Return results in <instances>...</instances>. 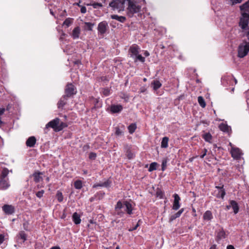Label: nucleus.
Segmentation results:
<instances>
[{"label": "nucleus", "mask_w": 249, "mask_h": 249, "mask_svg": "<svg viewBox=\"0 0 249 249\" xmlns=\"http://www.w3.org/2000/svg\"><path fill=\"white\" fill-rule=\"evenodd\" d=\"M2 210L5 214L7 215H12L15 213V207L9 204H4L2 207Z\"/></svg>", "instance_id": "8"}, {"label": "nucleus", "mask_w": 249, "mask_h": 249, "mask_svg": "<svg viewBox=\"0 0 249 249\" xmlns=\"http://www.w3.org/2000/svg\"><path fill=\"white\" fill-rule=\"evenodd\" d=\"M144 55L146 57L148 56L149 55V53L147 51H145L144 53Z\"/></svg>", "instance_id": "58"}, {"label": "nucleus", "mask_w": 249, "mask_h": 249, "mask_svg": "<svg viewBox=\"0 0 249 249\" xmlns=\"http://www.w3.org/2000/svg\"><path fill=\"white\" fill-rule=\"evenodd\" d=\"M126 0H112L109 4V6L111 10L120 12L124 11V3Z\"/></svg>", "instance_id": "4"}, {"label": "nucleus", "mask_w": 249, "mask_h": 249, "mask_svg": "<svg viewBox=\"0 0 249 249\" xmlns=\"http://www.w3.org/2000/svg\"><path fill=\"white\" fill-rule=\"evenodd\" d=\"M219 128L222 131L228 134H230L231 131V127L224 123L220 124L219 125Z\"/></svg>", "instance_id": "16"}, {"label": "nucleus", "mask_w": 249, "mask_h": 249, "mask_svg": "<svg viewBox=\"0 0 249 249\" xmlns=\"http://www.w3.org/2000/svg\"><path fill=\"white\" fill-rule=\"evenodd\" d=\"M241 13L249 14V0L240 6Z\"/></svg>", "instance_id": "20"}, {"label": "nucleus", "mask_w": 249, "mask_h": 249, "mask_svg": "<svg viewBox=\"0 0 249 249\" xmlns=\"http://www.w3.org/2000/svg\"><path fill=\"white\" fill-rule=\"evenodd\" d=\"M137 126L135 124H131L128 126L129 132L130 134L134 133L136 129Z\"/></svg>", "instance_id": "36"}, {"label": "nucleus", "mask_w": 249, "mask_h": 249, "mask_svg": "<svg viewBox=\"0 0 249 249\" xmlns=\"http://www.w3.org/2000/svg\"><path fill=\"white\" fill-rule=\"evenodd\" d=\"M74 187L76 189H80L83 187L82 181L80 180H77L74 183Z\"/></svg>", "instance_id": "34"}, {"label": "nucleus", "mask_w": 249, "mask_h": 249, "mask_svg": "<svg viewBox=\"0 0 249 249\" xmlns=\"http://www.w3.org/2000/svg\"><path fill=\"white\" fill-rule=\"evenodd\" d=\"M139 61L143 63L145 61V58L142 56L141 54H138L135 57V62H136L137 61Z\"/></svg>", "instance_id": "40"}, {"label": "nucleus", "mask_w": 249, "mask_h": 249, "mask_svg": "<svg viewBox=\"0 0 249 249\" xmlns=\"http://www.w3.org/2000/svg\"><path fill=\"white\" fill-rule=\"evenodd\" d=\"M232 2V5H234L237 3H241L243 0H230Z\"/></svg>", "instance_id": "51"}, {"label": "nucleus", "mask_w": 249, "mask_h": 249, "mask_svg": "<svg viewBox=\"0 0 249 249\" xmlns=\"http://www.w3.org/2000/svg\"><path fill=\"white\" fill-rule=\"evenodd\" d=\"M230 207H231L233 210V212L235 214L238 213L239 211V206L238 203L234 200H231L230 202V205L227 206V208L229 209Z\"/></svg>", "instance_id": "15"}, {"label": "nucleus", "mask_w": 249, "mask_h": 249, "mask_svg": "<svg viewBox=\"0 0 249 249\" xmlns=\"http://www.w3.org/2000/svg\"><path fill=\"white\" fill-rule=\"evenodd\" d=\"M213 218V214L210 211H206L203 216V218L204 220L210 221Z\"/></svg>", "instance_id": "24"}, {"label": "nucleus", "mask_w": 249, "mask_h": 249, "mask_svg": "<svg viewBox=\"0 0 249 249\" xmlns=\"http://www.w3.org/2000/svg\"><path fill=\"white\" fill-rule=\"evenodd\" d=\"M146 90V89L145 87H141L140 89V93H143Z\"/></svg>", "instance_id": "55"}, {"label": "nucleus", "mask_w": 249, "mask_h": 249, "mask_svg": "<svg viewBox=\"0 0 249 249\" xmlns=\"http://www.w3.org/2000/svg\"><path fill=\"white\" fill-rule=\"evenodd\" d=\"M111 18L113 19H116L122 23H124L126 20V18L124 16H119L117 15H111Z\"/></svg>", "instance_id": "28"}, {"label": "nucleus", "mask_w": 249, "mask_h": 249, "mask_svg": "<svg viewBox=\"0 0 249 249\" xmlns=\"http://www.w3.org/2000/svg\"><path fill=\"white\" fill-rule=\"evenodd\" d=\"M87 173H88L87 171H86V170L84 171V174H87Z\"/></svg>", "instance_id": "63"}, {"label": "nucleus", "mask_w": 249, "mask_h": 249, "mask_svg": "<svg viewBox=\"0 0 249 249\" xmlns=\"http://www.w3.org/2000/svg\"><path fill=\"white\" fill-rule=\"evenodd\" d=\"M67 126V125L66 124V123L63 122H60V119L58 118H56L46 124L44 130V133H48V128L49 127L52 128L53 129V130L55 132H58L62 130L64 127H66Z\"/></svg>", "instance_id": "2"}, {"label": "nucleus", "mask_w": 249, "mask_h": 249, "mask_svg": "<svg viewBox=\"0 0 249 249\" xmlns=\"http://www.w3.org/2000/svg\"><path fill=\"white\" fill-rule=\"evenodd\" d=\"M209 249H216V246L215 245H213Z\"/></svg>", "instance_id": "60"}, {"label": "nucleus", "mask_w": 249, "mask_h": 249, "mask_svg": "<svg viewBox=\"0 0 249 249\" xmlns=\"http://www.w3.org/2000/svg\"><path fill=\"white\" fill-rule=\"evenodd\" d=\"M140 50V48L138 45L136 44L132 45L129 49V53H130L131 57L134 58L139 53Z\"/></svg>", "instance_id": "10"}, {"label": "nucleus", "mask_w": 249, "mask_h": 249, "mask_svg": "<svg viewBox=\"0 0 249 249\" xmlns=\"http://www.w3.org/2000/svg\"><path fill=\"white\" fill-rule=\"evenodd\" d=\"M140 220H139V221L138 222V223H137V224H136V225L134 227H133V228H132L129 229L128 231H134V230H136V229H137V228H138V227H139V226H140V224H139V222H140Z\"/></svg>", "instance_id": "50"}, {"label": "nucleus", "mask_w": 249, "mask_h": 249, "mask_svg": "<svg viewBox=\"0 0 249 249\" xmlns=\"http://www.w3.org/2000/svg\"><path fill=\"white\" fill-rule=\"evenodd\" d=\"M95 26V23L89 22H85L83 28L85 31H92L93 27Z\"/></svg>", "instance_id": "26"}, {"label": "nucleus", "mask_w": 249, "mask_h": 249, "mask_svg": "<svg viewBox=\"0 0 249 249\" xmlns=\"http://www.w3.org/2000/svg\"><path fill=\"white\" fill-rule=\"evenodd\" d=\"M225 194L226 193L225 190L224 189H221L219 191V192L217 195V197H221L222 198H223L225 196Z\"/></svg>", "instance_id": "44"}, {"label": "nucleus", "mask_w": 249, "mask_h": 249, "mask_svg": "<svg viewBox=\"0 0 249 249\" xmlns=\"http://www.w3.org/2000/svg\"><path fill=\"white\" fill-rule=\"evenodd\" d=\"M20 238L23 240V242L27 240V234L24 231H21L19 233Z\"/></svg>", "instance_id": "43"}, {"label": "nucleus", "mask_w": 249, "mask_h": 249, "mask_svg": "<svg viewBox=\"0 0 249 249\" xmlns=\"http://www.w3.org/2000/svg\"><path fill=\"white\" fill-rule=\"evenodd\" d=\"M249 52V42L244 41L240 44L238 48V57L243 58L246 56Z\"/></svg>", "instance_id": "5"}, {"label": "nucleus", "mask_w": 249, "mask_h": 249, "mask_svg": "<svg viewBox=\"0 0 249 249\" xmlns=\"http://www.w3.org/2000/svg\"><path fill=\"white\" fill-rule=\"evenodd\" d=\"M173 197L174 200L173 204L172 209L174 210H178L180 206L179 203L180 198L179 196L177 194H175L173 195Z\"/></svg>", "instance_id": "12"}, {"label": "nucleus", "mask_w": 249, "mask_h": 249, "mask_svg": "<svg viewBox=\"0 0 249 249\" xmlns=\"http://www.w3.org/2000/svg\"><path fill=\"white\" fill-rule=\"evenodd\" d=\"M249 14L246 13H241V16L239 22V26L243 30H248L249 27Z\"/></svg>", "instance_id": "6"}, {"label": "nucleus", "mask_w": 249, "mask_h": 249, "mask_svg": "<svg viewBox=\"0 0 249 249\" xmlns=\"http://www.w3.org/2000/svg\"><path fill=\"white\" fill-rule=\"evenodd\" d=\"M123 129H121L119 127H115V134L117 137H121L124 135V126H123Z\"/></svg>", "instance_id": "31"}, {"label": "nucleus", "mask_w": 249, "mask_h": 249, "mask_svg": "<svg viewBox=\"0 0 249 249\" xmlns=\"http://www.w3.org/2000/svg\"><path fill=\"white\" fill-rule=\"evenodd\" d=\"M68 97L63 95L59 100L57 103V107L59 108H62L66 104Z\"/></svg>", "instance_id": "19"}, {"label": "nucleus", "mask_w": 249, "mask_h": 249, "mask_svg": "<svg viewBox=\"0 0 249 249\" xmlns=\"http://www.w3.org/2000/svg\"><path fill=\"white\" fill-rule=\"evenodd\" d=\"M192 211L193 212V213H194V215L196 216V211L195 209L193 208Z\"/></svg>", "instance_id": "62"}, {"label": "nucleus", "mask_w": 249, "mask_h": 249, "mask_svg": "<svg viewBox=\"0 0 249 249\" xmlns=\"http://www.w3.org/2000/svg\"><path fill=\"white\" fill-rule=\"evenodd\" d=\"M152 85H153V89L155 90H157L159 88H160L161 86V84L158 80H154L152 83Z\"/></svg>", "instance_id": "32"}, {"label": "nucleus", "mask_w": 249, "mask_h": 249, "mask_svg": "<svg viewBox=\"0 0 249 249\" xmlns=\"http://www.w3.org/2000/svg\"><path fill=\"white\" fill-rule=\"evenodd\" d=\"M76 93V90L72 84H68L65 89V96L68 98L71 97Z\"/></svg>", "instance_id": "7"}, {"label": "nucleus", "mask_w": 249, "mask_h": 249, "mask_svg": "<svg viewBox=\"0 0 249 249\" xmlns=\"http://www.w3.org/2000/svg\"><path fill=\"white\" fill-rule=\"evenodd\" d=\"M246 36L247 37V39L249 41V28H248V31L246 32Z\"/></svg>", "instance_id": "56"}, {"label": "nucleus", "mask_w": 249, "mask_h": 249, "mask_svg": "<svg viewBox=\"0 0 249 249\" xmlns=\"http://www.w3.org/2000/svg\"><path fill=\"white\" fill-rule=\"evenodd\" d=\"M43 175V172L36 171L33 174L32 176L34 178V181L36 183H38V182H40V181L42 180L43 178L41 176Z\"/></svg>", "instance_id": "14"}, {"label": "nucleus", "mask_w": 249, "mask_h": 249, "mask_svg": "<svg viewBox=\"0 0 249 249\" xmlns=\"http://www.w3.org/2000/svg\"><path fill=\"white\" fill-rule=\"evenodd\" d=\"M169 138L167 137H164L162 138L161 142V147L166 148L168 146Z\"/></svg>", "instance_id": "29"}, {"label": "nucleus", "mask_w": 249, "mask_h": 249, "mask_svg": "<svg viewBox=\"0 0 249 249\" xmlns=\"http://www.w3.org/2000/svg\"><path fill=\"white\" fill-rule=\"evenodd\" d=\"M80 11L82 13L84 14L87 12V9L85 6H81Z\"/></svg>", "instance_id": "53"}, {"label": "nucleus", "mask_w": 249, "mask_h": 249, "mask_svg": "<svg viewBox=\"0 0 249 249\" xmlns=\"http://www.w3.org/2000/svg\"><path fill=\"white\" fill-rule=\"evenodd\" d=\"M198 102L199 105L202 107L204 108V107H206L205 101L204 99H203V98L202 96H199L198 97Z\"/></svg>", "instance_id": "37"}, {"label": "nucleus", "mask_w": 249, "mask_h": 249, "mask_svg": "<svg viewBox=\"0 0 249 249\" xmlns=\"http://www.w3.org/2000/svg\"><path fill=\"white\" fill-rule=\"evenodd\" d=\"M36 139L34 136L30 137L26 142V144L28 147H33L36 143Z\"/></svg>", "instance_id": "18"}, {"label": "nucleus", "mask_w": 249, "mask_h": 249, "mask_svg": "<svg viewBox=\"0 0 249 249\" xmlns=\"http://www.w3.org/2000/svg\"><path fill=\"white\" fill-rule=\"evenodd\" d=\"M9 173V170L8 169L5 168H4L1 172V174L0 175L1 178H5L8 175Z\"/></svg>", "instance_id": "42"}, {"label": "nucleus", "mask_w": 249, "mask_h": 249, "mask_svg": "<svg viewBox=\"0 0 249 249\" xmlns=\"http://www.w3.org/2000/svg\"><path fill=\"white\" fill-rule=\"evenodd\" d=\"M157 163L156 162H153L150 164L149 168L148 169L149 172H152L154 170H156L157 169Z\"/></svg>", "instance_id": "38"}, {"label": "nucleus", "mask_w": 249, "mask_h": 249, "mask_svg": "<svg viewBox=\"0 0 249 249\" xmlns=\"http://www.w3.org/2000/svg\"><path fill=\"white\" fill-rule=\"evenodd\" d=\"M124 150L125 152V155L128 159L130 160L134 158L135 154L131 151L130 146L128 144L124 145Z\"/></svg>", "instance_id": "13"}, {"label": "nucleus", "mask_w": 249, "mask_h": 249, "mask_svg": "<svg viewBox=\"0 0 249 249\" xmlns=\"http://www.w3.org/2000/svg\"><path fill=\"white\" fill-rule=\"evenodd\" d=\"M156 196L160 199L163 198L164 196V193L160 189H157L156 193Z\"/></svg>", "instance_id": "35"}, {"label": "nucleus", "mask_w": 249, "mask_h": 249, "mask_svg": "<svg viewBox=\"0 0 249 249\" xmlns=\"http://www.w3.org/2000/svg\"><path fill=\"white\" fill-rule=\"evenodd\" d=\"M115 211L116 214L122 216L125 212L128 214L132 213V204L127 201H125L123 203L121 201L117 202L115 207Z\"/></svg>", "instance_id": "1"}, {"label": "nucleus", "mask_w": 249, "mask_h": 249, "mask_svg": "<svg viewBox=\"0 0 249 249\" xmlns=\"http://www.w3.org/2000/svg\"><path fill=\"white\" fill-rule=\"evenodd\" d=\"M10 186L8 179L1 178L0 179V189L5 190Z\"/></svg>", "instance_id": "17"}, {"label": "nucleus", "mask_w": 249, "mask_h": 249, "mask_svg": "<svg viewBox=\"0 0 249 249\" xmlns=\"http://www.w3.org/2000/svg\"><path fill=\"white\" fill-rule=\"evenodd\" d=\"M49 180H50L49 178V177H47V178H46V180H47V181H49Z\"/></svg>", "instance_id": "64"}, {"label": "nucleus", "mask_w": 249, "mask_h": 249, "mask_svg": "<svg viewBox=\"0 0 249 249\" xmlns=\"http://www.w3.org/2000/svg\"><path fill=\"white\" fill-rule=\"evenodd\" d=\"M167 160L164 159L162 161V164H161V170L162 171H164L165 170L166 167L167 166Z\"/></svg>", "instance_id": "46"}, {"label": "nucleus", "mask_w": 249, "mask_h": 249, "mask_svg": "<svg viewBox=\"0 0 249 249\" xmlns=\"http://www.w3.org/2000/svg\"><path fill=\"white\" fill-rule=\"evenodd\" d=\"M183 212V208H182L180 210H179L177 213L170 216L169 218V221L172 222L177 218L179 217Z\"/></svg>", "instance_id": "27"}, {"label": "nucleus", "mask_w": 249, "mask_h": 249, "mask_svg": "<svg viewBox=\"0 0 249 249\" xmlns=\"http://www.w3.org/2000/svg\"><path fill=\"white\" fill-rule=\"evenodd\" d=\"M44 194V191L43 190H41L36 193V195L38 198H41L43 196V194Z\"/></svg>", "instance_id": "47"}, {"label": "nucleus", "mask_w": 249, "mask_h": 249, "mask_svg": "<svg viewBox=\"0 0 249 249\" xmlns=\"http://www.w3.org/2000/svg\"><path fill=\"white\" fill-rule=\"evenodd\" d=\"M72 219V221L76 225L79 224L81 223V220L80 218V215L76 212L73 213Z\"/></svg>", "instance_id": "22"}, {"label": "nucleus", "mask_w": 249, "mask_h": 249, "mask_svg": "<svg viewBox=\"0 0 249 249\" xmlns=\"http://www.w3.org/2000/svg\"><path fill=\"white\" fill-rule=\"evenodd\" d=\"M227 249H235V248L232 245H230L227 247Z\"/></svg>", "instance_id": "57"}, {"label": "nucleus", "mask_w": 249, "mask_h": 249, "mask_svg": "<svg viewBox=\"0 0 249 249\" xmlns=\"http://www.w3.org/2000/svg\"><path fill=\"white\" fill-rule=\"evenodd\" d=\"M4 240V236L3 234H0V245L2 244Z\"/></svg>", "instance_id": "54"}, {"label": "nucleus", "mask_w": 249, "mask_h": 249, "mask_svg": "<svg viewBox=\"0 0 249 249\" xmlns=\"http://www.w3.org/2000/svg\"><path fill=\"white\" fill-rule=\"evenodd\" d=\"M87 5L92 6L95 9L103 7V4L101 3L98 2H93L92 3L88 4Z\"/></svg>", "instance_id": "41"}, {"label": "nucleus", "mask_w": 249, "mask_h": 249, "mask_svg": "<svg viewBox=\"0 0 249 249\" xmlns=\"http://www.w3.org/2000/svg\"><path fill=\"white\" fill-rule=\"evenodd\" d=\"M80 34V29L79 27H76L73 30L71 36L73 39H77L79 38Z\"/></svg>", "instance_id": "25"}, {"label": "nucleus", "mask_w": 249, "mask_h": 249, "mask_svg": "<svg viewBox=\"0 0 249 249\" xmlns=\"http://www.w3.org/2000/svg\"><path fill=\"white\" fill-rule=\"evenodd\" d=\"M96 154L94 152H90L89 154V159L92 160L95 159L96 157Z\"/></svg>", "instance_id": "49"}, {"label": "nucleus", "mask_w": 249, "mask_h": 249, "mask_svg": "<svg viewBox=\"0 0 249 249\" xmlns=\"http://www.w3.org/2000/svg\"><path fill=\"white\" fill-rule=\"evenodd\" d=\"M72 18H66L63 22V25H65L67 27H69L71 23H72Z\"/></svg>", "instance_id": "39"}, {"label": "nucleus", "mask_w": 249, "mask_h": 249, "mask_svg": "<svg viewBox=\"0 0 249 249\" xmlns=\"http://www.w3.org/2000/svg\"><path fill=\"white\" fill-rule=\"evenodd\" d=\"M123 109V107L122 105H112L110 107V110L113 113H118L122 111Z\"/></svg>", "instance_id": "21"}, {"label": "nucleus", "mask_w": 249, "mask_h": 249, "mask_svg": "<svg viewBox=\"0 0 249 249\" xmlns=\"http://www.w3.org/2000/svg\"><path fill=\"white\" fill-rule=\"evenodd\" d=\"M108 27L107 23L105 21H102L99 23L97 30L99 34L103 35L106 33Z\"/></svg>", "instance_id": "9"}, {"label": "nucleus", "mask_w": 249, "mask_h": 249, "mask_svg": "<svg viewBox=\"0 0 249 249\" xmlns=\"http://www.w3.org/2000/svg\"><path fill=\"white\" fill-rule=\"evenodd\" d=\"M50 249H60V248L59 247H53Z\"/></svg>", "instance_id": "61"}, {"label": "nucleus", "mask_w": 249, "mask_h": 249, "mask_svg": "<svg viewBox=\"0 0 249 249\" xmlns=\"http://www.w3.org/2000/svg\"><path fill=\"white\" fill-rule=\"evenodd\" d=\"M56 197L57 198L58 201L59 202H61L63 200V196L62 195V193L59 191H58L56 194Z\"/></svg>", "instance_id": "45"}, {"label": "nucleus", "mask_w": 249, "mask_h": 249, "mask_svg": "<svg viewBox=\"0 0 249 249\" xmlns=\"http://www.w3.org/2000/svg\"><path fill=\"white\" fill-rule=\"evenodd\" d=\"M127 14L129 17H132L134 14L140 12L141 6L134 0H127Z\"/></svg>", "instance_id": "3"}, {"label": "nucleus", "mask_w": 249, "mask_h": 249, "mask_svg": "<svg viewBox=\"0 0 249 249\" xmlns=\"http://www.w3.org/2000/svg\"><path fill=\"white\" fill-rule=\"evenodd\" d=\"M203 151H204L203 154L200 156V158L201 159H203L205 156V155H206L207 152V150L206 148H204L203 149Z\"/></svg>", "instance_id": "52"}, {"label": "nucleus", "mask_w": 249, "mask_h": 249, "mask_svg": "<svg viewBox=\"0 0 249 249\" xmlns=\"http://www.w3.org/2000/svg\"><path fill=\"white\" fill-rule=\"evenodd\" d=\"M217 239L216 241H218L219 240L225 238L226 237V233L223 230H221L219 231L217 233Z\"/></svg>", "instance_id": "30"}, {"label": "nucleus", "mask_w": 249, "mask_h": 249, "mask_svg": "<svg viewBox=\"0 0 249 249\" xmlns=\"http://www.w3.org/2000/svg\"><path fill=\"white\" fill-rule=\"evenodd\" d=\"M103 94L105 96H108L110 94V89L108 88L104 89L102 91Z\"/></svg>", "instance_id": "48"}, {"label": "nucleus", "mask_w": 249, "mask_h": 249, "mask_svg": "<svg viewBox=\"0 0 249 249\" xmlns=\"http://www.w3.org/2000/svg\"><path fill=\"white\" fill-rule=\"evenodd\" d=\"M231 157L236 160L239 159L241 156L242 152L238 148L232 147L231 151Z\"/></svg>", "instance_id": "11"}, {"label": "nucleus", "mask_w": 249, "mask_h": 249, "mask_svg": "<svg viewBox=\"0 0 249 249\" xmlns=\"http://www.w3.org/2000/svg\"><path fill=\"white\" fill-rule=\"evenodd\" d=\"M223 187H224V185H222V186H216L215 187L216 188H217V189H219V190H220L221 189H224Z\"/></svg>", "instance_id": "59"}, {"label": "nucleus", "mask_w": 249, "mask_h": 249, "mask_svg": "<svg viewBox=\"0 0 249 249\" xmlns=\"http://www.w3.org/2000/svg\"><path fill=\"white\" fill-rule=\"evenodd\" d=\"M202 138L205 140V141L211 142L212 139V136L210 133H206L202 135Z\"/></svg>", "instance_id": "33"}, {"label": "nucleus", "mask_w": 249, "mask_h": 249, "mask_svg": "<svg viewBox=\"0 0 249 249\" xmlns=\"http://www.w3.org/2000/svg\"><path fill=\"white\" fill-rule=\"evenodd\" d=\"M110 184L111 181L109 179H107L104 182L94 184L93 188H96L97 187H108L110 186Z\"/></svg>", "instance_id": "23"}]
</instances>
